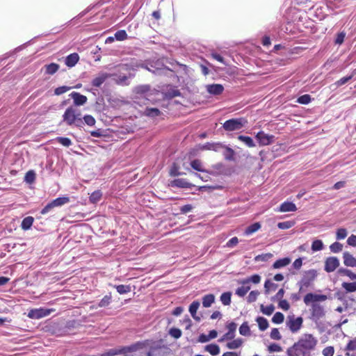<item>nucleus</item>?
I'll return each mask as SVG.
<instances>
[{
  "label": "nucleus",
  "instance_id": "1",
  "mask_svg": "<svg viewBox=\"0 0 356 356\" xmlns=\"http://www.w3.org/2000/svg\"><path fill=\"white\" fill-rule=\"evenodd\" d=\"M317 340L310 334H303L298 342L287 349L288 356H305L314 349Z\"/></svg>",
  "mask_w": 356,
  "mask_h": 356
},
{
  "label": "nucleus",
  "instance_id": "2",
  "mask_svg": "<svg viewBox=\"0 0 356 356\" xmlns=\"http://www.w3.org/2000/svg\"><path fill=\"white\" fill-rule=\"evenodd\" d=\"M327 299L326 295L309 293L304 297V302L312 307L313 312H323V303Z\"/></svg>",
  "mask_w": 356,
  "mask_h": 356
},
{
  "label": "nucleus",
  "instance_id": "3",
  "mask_svg": "<svg viewBox=\"0 0 356 356\" xmlns=\"http://www.w3.org/2000/svg\"><path fill=\"white\" fill-rule=\"evenodd\" d=\"M63 120L68 126L81 127L83 120L81 113L74 107H68L63 115Z\"/></svg>",
  "mask_w": 356,
  "mask_h": 356
},
{
  "label": "nucleus",
  "instance_id": "4",
  "mask_svg": "<svg viewBox=\"0 0 356 356\" xmlns=\"http://www.w3.org/2000/svg\"><path fill=\"white\" fill-rule=\"evenodd\" d=\"M248 124V120L245 118H232L226 120L222 127L225 131H233L239 130Z\"/></svg>",
  "mask_w": 356,
  "mask_h": 356
},
{
  "label": "nucleus",
  "instance_id": "5",
  "mask_svg": "<svg viewBox=\"0 0 356 356\" xmlns=\"http://www.w3.org/2000/svg\"><path fill=\"white\" fill-rule=\"evenodd\" d=\"M140 348V343H135L129 346L115 348L108 350V355L115 356L119 355H127L129 353L136 352Z\"/></svg>",
  "mask_w": 356,
  "mask_h": 356
},
{
  "label": "nucleus",
  "instance_id": "6",
  "mask_svg": "<svg viewBox=\"0 0 356 356\" xmlns=\"http://www.w3.org/2000/svg\"><path fill=\"white\" fill-rule=\"evenodd\" d=\"M302 324V317H295L294 315L289 316L286 321V325L292 332H297Z\"/></svg>",
  "mask_w": 356,
  "mask_h": 356
},
{
  "label": "nucleus",
  "instance_id": "7",
  "mask_svg": "<svg viewBox=\"0 0 356 356\" xmlns=\"http://www.w3.org/2000/svg\"><path fill=\"white\" fill-rule=\"evenodd\" d=\"M256 138L261 146L268 145L273 141L274 136L265 134L264 131H259L256 135Z\"/></svg>",
  "mask_w": 356,
  "mask_h": 356
},
{
  "label": "nucleus",
  "instance_id": "8",
  "mask_svg": "<svg viewBox=\"0 0 356 356\" xmlns=\"http://www.w3.org/2000/svg\"><path fill=\"white\" fill-rule=\"evenodd\" d=\"M339 266V261L337 257H328L325 262V270L327 273L333 272Z\"/></svg>",
  "mask_w": 356,
  "mask_h": 356
},
{
  "label": "nucleus",
  "instance_id": "9",
  "mask_svg": "<svg viewBox=\"0 0 356 356\" xmlns=\"http://www.w3.org/2000/svg\"><path fill=\"white\" fill-rule=\"evenodd\" d=\"M115 74H111L106 72L99 73L97 76L94 78L92 81V86L94 87H100L102 84L108 78H111Z\"/></svg>",
  "mask_w": 356,
  "mask_h": 356
},
{
  "label": "nucleus",
  "instance_id": "10",
  "mask_svg": "<svg viewBox=\"0 0 356 356\" xmlns=\"http://www.w3.org/2000/svg\"><path fill=\"white\" fill-rule=\"evenodd\" d=\"M237 325L236 323L232 322L229 323L227 325V328L228 330L227 332L224 334V336L219 340L220 341H223L224 340H231L233 339L235 337V332L236 330Z\"/></svg>",
  "mask_w": 356,
  "mask_h": 356
},
{
  "label": "nucleus",
  "instance_id": "11",
  "mask_svg": "<svg viewBox=\"0 0 356 356\" xmlns=\"http://www.w3.org/2000/svg\"><path fill=\"white\" fill-rule=\"evenodd\" d=\"M70 96L73 99L74 104L76 106H82L87 102L88 98L86 96L80 94L77 92H72Z\"/></svg>",
  "mask_w": 356,
  "mask_h": 356
},
{
  "label": "nucleus",
  "instance_id": "12",
  "mask_svg": "<svg viewBox=\"0 0 356 356\" xmlns=\"http://www.w3.org/2000/svg\"><path fill=\"white\" fill-rule=\"evenodd\" d=\"M207 92L213 95H219L222 93L224 87L221 84H210L207 86Z\"/></svg>",
  "mask_w": 356,
  "mask_h": 356
},
{
  "label": "nucleus",
  "instance_id": "13",
  "mask_svg": "<svg viewBox=\"0 0 356 356\" xmlns=\"http://www.w3.org/2000/svg\"><path fill=\"white\" fill-rule=\"evenodd\" d=\"M225 145L220 143H207L200 147L201 150H212L218 152L221 149H223Z\"/></svg>",
  "mask_w": 356,
  "mask_h": 356
},
{
  "label": "nucleus",
  "instance_id": "14",
  "mask_svg": "<svg viewBox=\"0 0 356 356\" xmlns=\"http://www.w3.org/2000/svg\"><path fill=\"white\" fill-rule=\"evenodd\" d=\"M343 264L346 266L356 267V259L348 252L343 254Z\"/></svg>",
  "mask_w": 356,
  "mask_h": 356
},
{
  "label": "nucleus",
  "instance_id": "15",
  "mask_svg": "<svg viewBox=\"0 0 356 356\" xmlns=\"http://www.w3.org/2000/svg\"><path fill=\"white\" fill-rule=\"evenodd\" d=\"M79 60V56L77 53L68 55L65 60V65L69 67H74Z\"/></svg>",
  "mask_w": 356,
  "mask_h": 356
},
{
  "label": "nucleus",
  "instance_id": "16",
  "mask_svg": "<svg viewBox=\"0 0 356 356\" xmlns=\"http://www.w3.org/2000/svg\"><path fill=\"white\" fill-rule=\"evenodd\" d=\"M171 186L181 188H190L193 185L184 179H175L171 182Z\"/></svg>",
  "mask_w": 356,
  "mask_h": 356
},
{
  "label": "nucleus",
  "instance_id": "17",
  "mask_svg": "<svg viewBox=\"0 0 356 356\" xmlns=\"http://www.w3.org/2000/svg\"><path fill=\"white\" fill-rule=\"evenodd\" d=\"M296 204L291 202H284L280 204L279 208L280 212L296 211Z\"/></svg>",
  "mask_w": 356,
  "mask_h": 356
},
{
  "label": "nucleus",
  "instance_id": "18",
  "mask_svg": "<svg viewBox=\"0 0 356 356\" xmlns=\"http://www.w3.org/2000/svg\"><path fill=\"white\" fill-rule=\"evenodd\" d=\"M115 76H113V80L114 82L120 86H128L129 85V82L128 81L129 78L131 76H128L126 75H117L116 74H114Z\"/></svg>",
  "mask_w": 356,
  "mask_h": 356
},
{
  "label": "nucleus",
  "instance_id": "19",
  "mask_svg": "<svg viewBox=\"0 0 356 356\" xmlns=\"http://www.w3.org/2000/svg\"><path fill=\"white\" fill-rule=\"evenodd\" d=\"M291 263V259L289 257L280 259L274 262L273 264V268L278 269L288 266Z\"/></svg>",
  "mask_w": 356,
  "mask_h": 356
},
{
  "label": "nucleus",
  "instance_id": "20",
  "mask_svg": "<svg viewBox=\"0 0 356 356\" xmlns=\"http://www.w3.org/2000/svg\"><path fill=\"white\" fill-rule=\"evenodd\" d=\"M45 73L47 74L52 75L55 74L59 70V65L55 63H51L48 65H45Z\"/></svg>",
  "mask_w": 356,
  "mask_h": 356
},
{
  "label": "nucleus",
  "instance_id": "21",
  "mask_svg": "<svg viewBox=\"0 0 356 356\" xmlns=\"http://www.w3.org/2000/svg\"><path fill=\"white\" fill-rule=\"evenodd\" d=\"M34 221V218L32 216H27L22 220L21 227L24 230L29 229Z\"/></svg>",
  "mask_w": 356,
  "mask_h": 356
},
{
  "label": "nucleus",
  "instance_id": "22",
  "mask_svg": "<svg viewBox=\"0 0 356 356\" xmlns=\"http://www.w3.org/2000/svg\"><path fill=\"white\" fill-rule=\"evenodd\" d=\"M144 115L150 118H155L161 115V111L156 108H146Z\"/></svg>",
  "mask_w": 356,
  "mask_h": 356
},
{
  "label": "nucleus",
  "instance_id": "23",
  "mask_svg": "<svg viewBox=\"0 0 356 356\" xmlns=\"http://www.w3.org/2000/svg\"><path fill=\"white\" fill-rule=\"evenodd\" d=\"M261 228V224L259 222H254L250 226L247 227L245 230V234L250 235L257 232Z\"/></svg>",
  "mask_w": 356,
  "mask_h": 356
},
{
  "label": "nucleus",
  "instance_id": "24",
  "mask_svg": "<svg viewBox=\"0 0 356 356\" xmlns=\"http://www.w3.org/2000/svg\"><path fill=\"white\" fill-rule=\"evenodd\" d=\"M102 197V193L100 190H97L92 193V194L89 197V200L91 203L95 204L98 202Z\"/></svg>",
  "mask_w": 356,
  "mask_h": 356
},
{
  "label": "nucleus",
  "instance_id": "25",
  "mask_svg": "<svg viewBox=\"0 0 356 356\" xmlns=\"http://www.w3.org/2000/svg\"><path fill=\"white\" fill-rule=\"evenodd\" d=\"M215 297L213 294H207L202 298V305L209 307L214 302Z\"/></svg>",
  "mask_w": 356,
  "mask_h": 356
},
{
  "label": "nucleus",
  "instance_id": "26",
  "mask_svg": "<svg viewBox=\"0 0 356 356\" xmlns=\"http://www.w3.org/2000/svg\"><path fill=\"white\" fill-rule=\"evenodd\" d=\"M111 301H112V296H111V293H109L108 294H107L103 297V298L98 303V306L100 307H106L111 304Z\"/></svg>",
  "mask_w": 356,
  "mask_h": 356
},
{
  "label": "nucleus",
  "instance_id": "27",
  "mask_svg": "<svg viewBox=\"0 0 356 356\" xmlns=\"http://www.w3.org/2000/svg\"><path fill=\"white\" fill-rule=\"evenodd\" d=\"M70 202V198L68 197H58L51 201L54 207H60L67 204Z\"/></svg>",
  "mask_w": 356,
  "mask_h": 356
},
{
  "label": "nucleus",
  "instance_id": "28",
  "mask_svg": "<svg viewBox=\"0 0 356 356\" xmlns=\"http://www.w3.org/2000/svg\"><path fill=\"white\" fill-rule=\"evenodd\" d=\"M205 350L212 355H217L220 353V348L216 344H209L205 346Z\"/></svg>",
  "mask_w": 356,
  "mask_h": 356
},
{
  "label": "nucleus",
  "instance_id": "29",
  "mask_svg": "<svg viewBox=\"0 0 356 356\" xmlns=\"http://www.w3.org/2000/svg\"><path fill=\"white\" fill-rule=\"evenodd\" d=\"M238 139L244 143L249 147H253L255 146L253 140L250 136L240 135L238 136Z\"/></svg>",
  "mask_w": 356,
  "mask_h": 356
},
{
  "label": "nucleus",
  "instance_id": "30",
  "mask_svg": "<svg viewBox=\"0 0 356 356\" xmlns=\"http://www.w3.org/2000/svg\"><path fill=\"white\" fill-rule=\"evenodd\" d=\"M113 287L116 289L118 293L120 294H126L131 291V286L129 285H114Z\"/></svg>",
  "mask_w": 356,
  "mask_h": 356
},
{
  "label": "nucleus",
  "instance_id": "31",
  "mask_svg": "<svg viewBox=\"0 0 356 356\" xmlns=\"http://www.w3.org/2000/svg\"><path fill=\"white\" fill-rule=\"evenodd\" d=\"M243 340L241 339H236L230 342H228L226 345L229 349H236L241 346Z\"/></svg>",
  "mask_w": 356,
  "mask_h": 356
},
{
  "label": "nucleus",
  "instance_id": "32",
  "mask_svg": "<svg viewBox=\"0 0 356 356\" xmlns=\"http://www.w3.org/2000/svg\"><path fill=\"white\" fill-rule=\"evenodd\" d=\"M277 288V284L273 283L271 280H267L264 283V289L266 293L275 291Z\"/></svg>",
  "mask_w": 356,
  "mask_h": 356
},
{
  "label": "nucleus",
  "instance_id": "33",
  "mask_svg": "<svg viewBox=\"0 0 356 356\" xmlns=\"http://www.w3.org/2000/svg\"><path fill=\"white\" fill-rule=\"evenodd\" d=\"M261 281V277L257 275H253L250 276V277L247 278L246 280H244L241 282L243 284H248L250 282H252L254 284H258Z\"/></svg>",
  "mask_w": 356,
  "mask_h": 356
},
{
  "label": "nucleus",
  "instance_id": "34",
  "mask_svg": "<svg viewBox=\"0 0 356 356\" xmlns=\"http://www.w3.org/2000/svg\"><path fill=\"white\" fill-rule=\"evenodd\" d=\"M250 289V286L247 284H243V286L238 287L236 290V294L240 297H243Z\"/></svg>",
  "mask_w": 356,
  "mask_h": 356
},
{
  "label": "nucleus",
  "instance_id": "35",
  "mask_svg": "<svg viewBox=\"0 0 356 356\" xmlns=\"http://www.w3.org/2000/svg\"><path fill=\"white\" fill-rule=\"evenodd\" d=\"M55 140L57 141L58 143L62 145L64 147H68L70 145H72V142L71 139L66 137H57L55 138Z\"/></svg>",
  "mask_w": 356,
  "mask_h": 356
},
{
  "label": "nucleus",
  "instance_id": "36",
  "mask_svg": "<svg viewBox=\"0 0 356 356\" xmlns=\"http://www.w3.org/2000/svg\"><path fill=\"white\" fill-rule=\"evenodd\" d=\"M342 287L347 292H355V291H356V282H343Z\"/></svg>",
  "mask_w": 356,
  "mask_h": 356
},
{
  "label": "nucleus",
  "instance_id": "37",
  "mask_svg": "<svg viewBox=\"0 0 356 356\" xmlns=\"http://www.w3.org/2000/svg\"><path fill=\"white\" fill-rule=\"evenodd\" d=\"M191 166L195 170L204 172L202 161L200 159H194L191 162Z\"/></svg>",
  "mask_w": 356,
  "mask_h": 356
},
{
  "label": "nucleus",
  "instance_id": "38",
  "mask_svg": "<svg viewBox=\"0 0 356 356\" xmlns=\"http://www.w3.org/2000/svg\"><path fill=\"white\" fill-rule=\"evenodd\" d=\"M24 180L29 184H33L35 180V172L33 170L28 171L25 175Z\"/></svg>",
  "mask_w": 356,
  "mask_h": 356
},
{
  "label": "nucleus",
  "instance_id": "39",
  "mask_svg": "<svg viewBox=\"0 0 356 356\" xmlns=\"http://www.w3.org/2000/svg\"><path fill=\"white\" fill-rule=\"evenodd\" d=\"M257 321L258 323L259 329L262 331L266 330L267 327H268V321L263 317H258L257 318Z\"/></svg>",
  "mask_w": 356,
  "mask_h": 356
},
{
  "label": "nucleus",
  "instance_id": "40",
  "mask_svg": "<svg viewBox=\"0 0 356 356\" xmlns=\"http://www.w3.org/2000/svg\"><path fill=\"white\" fill-rule=\"evenodd\" d=\"M231 292H225L220 296V300L225 305H229L231 302Z\"/></svg>",
  "mask_w": 356,
  "mask_h": 356
},
{
  "label": "nucleus",
  "instance_id": "41",
  "mask_svg": "<svg viewBox=\"0 0 356 356\" xmlns=\"http://www.w3.org/2000/svg\"><path fill=\"white\" fill-rule=\"evenodd\" d=\"M128 38L127 33L124 30H120L115 32V38L118 41H123Z\"/></svg>",
  "mask_w": 356,
  "mask_h": 356
},
{
  "label": "nucleus",
  "instance_id": "42",
  "mask_svg": "<svg viewBox=\"0 0 356 356\" xmlns=\"http://www.w3.org/2000/svg\"><path fill=\"white\" fill-rule=\"evenodd\" d=\"M239 333L243 336L250 334V327L246 322L243 323L239 327Z\"/></svg>",
  "mask_w": 356,
  "mask_h": 356
},
{
  "label": "nucleus",
  "instance_id": "43",
  "mask_svg": "<svg viewBox=\"0 0 356 356\" xmlns=\"http://www.w3.org/2000/svg\"><path fill=\"white\" fill-rule=\"evenodd\" d=\"M311 96L309 95L306 94L300 96L297 99V102L301 104H307L311 102Z\"/></svg>",
  "mask_w": 356,
  "mask_h": 356
},
{
  "label": "nucleus",
  "instance_id": "44",
  "mask_svg": "<svg viewBox=\"0 0 356 356\" xmlns=\"http://www.w3.org/2000/svg\"><path fill=\"white\" fill-rule=\"evenodd\" d=\"M323 248V243L321 240H315L312 244V250L313 251H319Z\"/></svg>",
  "mask_w": 356,
  "mask_h": 356
},
{
  "label": "nucleus",
  "instance_id": "45",
  "mask_svg": "<svg viewBox=\"0 0 356 356\" xmlns=\"http://www.w3.org/2000/svg\"><path fill=\"white\" fill-rule=\"evenodd\" d=\"M294 225V222L293 221H284L280 222L277 224V227L281 229H288L292 227Z\"/></svg>",
  "mask_w": 356,
  "mask_h": 356
},
{
  "label": "nucleus",
  "instance_id": "46",
  "mask_svg": "<svg viewBox=\"0 0 356 356\" xmlns=\"http://www.w3.org/2000/svg\"><path fill=\"white\" fill-rule=\"evenodd\" d=\"M313 279L304 277L300 281V291H302L303 288L309 287L312 283Z\"/></svg>",
  "mask_w": 356,
  "mask_h": 356
},
{
  "label": "nucleus",
  "instance_id": "47",
  "mask_svg": "<svg viewBox=\"0 0 356 356\" xmlns=\"http://www.w3.org/2000/svg\"><path fill=\"white\" fill-rule=\"evenodd\" d=\"M330 248L332 252L337 253L342 250L343 245L339 242H334L330 246Z\"/></svg>",
  "mask_w": 356,
  "mask_h": 356
},
{
  "label": "nucleus",
  "instance_id": "48",
  "mask_svg": "<svg viewBox=\"0 0 356 356\" xmlns=\"http://www.w3.org/2000/svg\"><path fill=\"white\" fill-rule=\"evenodd\" d=\"M150 87L147 85L138 86L136 87L135 92L137 94H145L149 91Z\"/></svg>",
  "mask_w": 356,
  "mask_h": 356
},
{
  "label": "nucleus",
  "instance_id": "49",
  "mask_svg": "<svg viewBox=\"0 0 356 356\" xmlns=\"http://www.w3.org/2000/svg\"><path fill=\"white\" fill-rule=\"evenodd\" d=\"M82 120H84V122L88 126H94L95 124L96 120L95 119L90 115H86L83 116Z\"/></svg>",
  "mask_w": 356,
  "mask_h": 356
},
{
  "label": "nucleus",
  "instance_id": "50",
  "mask_svg": "<svg viewBox=\"0 0 356 356\" xmlns=\"http://www.w3.org/2000/svg\"><path fill=\"white\" fill-rule=\"evenodd\" d=\"M71 88H72V87H69V86H60V87L56 88L54 90V94L56 95H60L69 91Z\"/></svg>",
  "mask_w": 356,
  "mask_h": 356
},
{
  "label": "nucleus",
  "instance_id": "51",
  "mask_svg": "<svg viewBox=\"0 0 356 356\" xmlns=\"http://www.w3.org/2000/svg\"><path fill=\"white\" fill-rule=\"evenodd\" d=\"M272 257H273V254L271 253L262 254H259V255L256 256L254 257V260L256 261H266Z\"/></svg>",
  "mask_w": 356,
  "mask_h": 356
},
{
  "label": "nucleus",
  "instance_id": "52",
  "mask_svg": "<svg viewBox=\"0 0 356 356\" xmlns=\"http://www.w3.org/2000/svg\"><path fill=\"white\" fill-rule=\"evenodd\" d=\"M169 334L175 339H179L181 336V331L176 327L171 328Z\"/></svg>",
  "mask_w": 356,
  "mask_h": 356
},
{
  "label": "nucleus",
  "instance_id": "53",
  "mask_svg": "<svg viewBox=\"0 0 356 356\" xmlns=\"http://www.w3.org/2000/svg\"><path fill=\"white\" fill-rule=\"evenodd\" d=\"M268 350L270 353H279L282 350V347L277 343H271L268 347Z\"/></svg>",
  "mask_w": 356,
  "mask_h": 356
},
{
  "label": "nucleus",
  "instance_id": "54",
  "mask_svg": "<svg viewBox=\"0 0 356 356\" xmlns=\"http://www.w3.org/2000/svg\"><path fill=\"white\" fill-rule=\"evenodd\" d=\"M347 236V231L344 228L338 229L337 231L336 237L338 240L343 239Z\"/></svg>",
  "mask_w": 356,
  "mask_h": 356
},
{
  "label": "nucleus",
  "instance_id": "55",
  "mask_svg": "<svg viewBox=\"0 0 356 356\" xmlns=\"http://www.w3.org/2000/svg\"><path fill=\"white\" fill-rule=\"evenodd\" d=\"M49 313H28V317L30 318L40 319L47 316Z\"/></svg>",
  "mask_w": 356,
  "mask_h": 356
},
{
  "label": "nucleus",
  "instance_id": "56",
  "mask_svg": "<svg viewBox=\"0 0 356 356\" xmlns=\"http://www.w3.org/2000/svg\"><path fill=\"white\" fill-rule=\"evenodd\" d=\"M284 315L282 313H275L272 320L275 323H281L284 321Z\"/></svg>",
  "mask_w": 356,
  "mask_h": 356
},
{
  "label": "nucleus",
  "instance_id": "57",
  "mask_svg": "<svg viewBox=\"0 0 356 356\" xmlns=\"http://www.w3.org/2000/svg\"><path fill=\"white\" fill-rule=\"evenodd\" d=\"M270 336L272 339H275V340H280L282 338V336H281L278 329H277V328L272 329Z\"/></svg>",
  "mask_w": 356,
  "mask_h": 356
},
{
  "label": "nucleus",
  "instance_id": "58",
  "mask_svg": "<svg viewBox=\"0 0 356 356\" xmlns=\"http://www.w3.org/2000/svg\"><path fill=\"white\" fill-rule=\"evenodd\" d=\"M259 295V292L258 291H252L248 296V301L249 302H254Z\"/></svg>",
  "mask_w": 356,
  "mask_h": 356
},
{
  "label": "nucleus",
  "instance_id": "59",
  "mask_svg": "<svg viewBox=\"0 0 356 356\" xmlns=\"http://www.w3.org/2000/svg\"><path fill=\"white\" fill-rule=\"evenodd\" d=\"M225 149H226V152H227V154H225V157L227 160H233L234 159V150L230 148V147H224Z\"/></svg>",
  "mask_w": 356,
  "mask_h": 356
},
{
  "label": "nucleus",
  "instance_id": "60",
  "mask_svg": "<svg viewBox=\"0 0 356 356\" xmlns=\"http://www.w3.org/2000/svg\"><path fill=\"white\" fill-rule=\"evenodd\" d=\"M54 208V206L53 205L52 202L48 203L40 211V213L42 215H45L49 211H51Z\"/></svg>",
  "mask_w": 356,
  "mask_h": 356
},
{
  "label": "nucleus",
  "instance_id": "61",
  "mask_svg": "<svg viewBox=\"0 0 356 356\" xmlns=\"http://www.w3.org/2000/svg\"><path fill=\"white\" fill-rule=\"evenodd\" d=\"M334 353V350L332 346H327L323 350V355L324 356H333Z\"/></svg>",
  "mask_w": 356,
  "mask_h": 356
},
{
  "label": "nucleus",
  "instance_id": "62",
  "mask_svg": "<svg viewBox=\"0 0 356 356\" xmlns=\"http://www.w3.org/2000/svg\"><path fill=\"white\" fill-rule=\"evenodd\" d=\"M238 243V239L236 236H234L233 238H232L231 239H229L227 243H226V246L227 248H233L234 246H236Z\"/></svg>",
  "mask_w": 356,
  "mask_h": 356
},
{
  "label": "nucleus",
  "instance_id": "63",
  "mask_svg": "<svg viewBox=\"0 0 356 356\" xmlns=\"http://www.w3.org/2000/svg\"><path fill=\"white\" fill-rule=\"evenodd\" d=\"M346 36V33L343 32H340L337 35V38L335 40V43L338 44H341L343 41Z\"/></svg>",
  "mask_w": 356,
  "mask_h": 356
},
{
  "label": "nucleus",
  "instance_id": "64",
  "mask_svg": "<svg viewBox=\"0 0 356 356\" xmlns=\"http://www.w3.org/2000/svg\"><path fill=\"white\" fill-rule=\"evenodd\" d=\"M278 305L280 308L285 311H287L290 307L289 303L286 300H281Z\"/></svg>",
  "mask_w": 356,
  "mask_h": 356
}]
</instances>
